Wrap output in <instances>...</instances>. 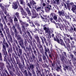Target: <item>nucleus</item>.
<instances>
[{"label":"nucleus","mask_w":76,"mask_h":76,"mask_svg":"<svg viewBox=\"0 0 76 76\" xmlns=\"http://www.w3.org/2000/svg\"><path fill=\"white\" fill-rule=\"evenodd\" d=\"M28 76H32V74L29 71H28Z\"/></svg>","instance_id":"63"},{"label":"nucleus","mask_w":76,"mask_h":76,"mask_svg":"<svg viewBox=\"0 0 76 76\" xmlns=\"http://www.w3.org/2000/svg\"><path fill=\"white\" fill-rule=\"evenodd\" d=\"M35 39H36L37 40V42H40V40H39V37L38 35L36 36V37H35Z\"/></svg>","instance_id":"35"},{"label":"nucleus","mask_w":76,"mask_h":76,"mask_svg":"<svg viewBox=\"0 0 76 76\" xmlns=\"http://www.w3.org/2000/svg\"><path fill=\"white\" fill-rule=\"evenodd\" d=\"M10 41L12 43H13V39H12V37L10 39Z\"/></svg>","instance_id":"64"},{"label":"nucleus","mask_w":76,"mask_h":76,"mask_svg":"<svg viewBox=\"0 0 76 76\" xmlns=\"http://www.w3.org/2000/svg\"><path fill=\"white\" fill-rule=\"evenodd\" d=\"M27 6H28L29 7L30 9H32V7H31V5L29 3H28Z\"/></svg>","instance_id":"61"},{"label":"nucleus","mask_w":76,"mask_h":76,"mask_svg":"<svg viewBox=\"0 0 76 76\" xmlns=\"http://www.w3.org/2000/svg\"><path fill=\"white\" fill-rule=\"evenodd\" d=\"M1 29L2 31H3L4 34H6V32H5V31H4V29L3 27L1 28Z\"/></svg>","instance_id":"53"},{"label":"nucleus","mask_w":76,"mask_h":76,"mask_svg":"<svg viewBox=\"0 0 76 76\" xmlns=\"http://www.w3.org/2000/svg\"><path fill=\"white\" fill-rule=\"evenodd\" d=\"M45 9L47 13H49L50 10H52V7L51 5H47L46 7H45Z\"/></svg>","instance_id":"5"},{"label":"nucleus","mask_w":76,"mask_h":76,"mask_svg":"<svg viewBox=\"0 0 76 76\" xmlns=\"http://www.w3.org/2000/svg\"><path fill=\"white\" fill-rule=\"evenodd\" d=\"M4 63L0 62V68L1 69H3V68L4 67Z\"/></svg>","instance_id":"19"},{"label":"nucleus","mask_w":76,"mask_h":76,"mask_svg":"<svg viewBox=\"0 0 76 76\" xmlns=\"http://www.w3.org/2000/svg\"><path fill=\"white\" fill-rule=\"evenodd\" d=\"M0 34H1V37H2V38H4V35H3V33L2 32V31H1V32L0 31Z\"/></svg>","instance_id":"51"},{"label":"nucleus","mask_w":76,"mask_h":76,"mask_svg":"<svg viewBox=\"0 0 76 76\" xmlns=\"http://www.w3.org/2000/svg\"><path fill=\"white\" fill-rule=\"evenodd\" d=\"M34 23L36 25H37V28L39 29V27H40V25L38 23H37V21H36L34 22Z\"/></svg>","instance_id":"29"},{"label":"nucleus","mask_w":76,"mask_h":76,"mask_svg":"<svg viewBox=\"0 0 76 76\" xmlns=\"http://www.w3.org/2000/svg\"><path fill=\"white\" fill-rule=\"evenodd\" d=\"M8 48V49H7V50H8V53H9L10 52V53H12V52L13 51V50H12V49H11V50L10 48Z\"/></svg>","instance_id":"46"},{"label":"nucleus","mask_w":76,"mask_h":76,"mask_svg":"<svg viewBox=\"0 0 76 76\" xmlns=\"http://www.w3.org/2000/svg\"><path fill=\"white\" fill-rule=\"evenodd\" d=\"M33 9H31V11L32 13H36V11L34 9V7H32Z\"/></svg>","instance_id":"31"},{"label":"nucleus","mask_w":76,"mask_h":76,"mask_svg":"<svg viewBox=\"0 0 76 76\" xmlns=\"http://www.w3.org/2000/svg\"><path fill=\"white\" fill-rule=\"evenodd\" d=\"M20 1V4H22V5L23 6H25V2L23 1V0Z\"/></svg>","instance_id":"27"},{"label":"nucleus","mask_w":76,"mask_h":76,"mask_svg":"<svg viewBox=\"0 0 76 76\" xmlns=\"http://www.w3.org/2000/svg\"><path fill=\"white\" fill-rule=\"evenodd\" d=\"M58 13L59 15L60 16H65V15H67V14L65 13V14H64V12H63L61 11H58Z\"/></svg>","instance_id":"12"},{"label":"nucleus","mask_w":76,"mask_h":76,"mask_svg":"<svg viewBox=\"0 0 76 76\" xmlns=\"http://www.w3.org/2000/svg\"><path fill=\"white\" fill-rule=\"evenodd\" d=\"M18 4H19V2L18 1L14 2L13 4L12 5V9H14V10L17 9L18 7Z\"/></svg>","instance_id":"8"},{"label":"nucleus","mask_w":76,"mask_h":76,"mask_svg":"<svg viewBox=\"0 0 76 76\" xmlns=\"http://www.w3.org/2000/svg\"><path fill=\"white\" fill-rule=\"evenodd\" d=\"M73 29H74V31H75V32H76V26H73Z\"/></svg>","instance_id":"57"},{"label":"nucleus","mask_w":76,"mask_h":76,"mask_svg":"<svg viewBox=\"0 0 76 76\" xmlns=\"http://www.w3.org/2000/svg\"><path fill=\"white\" fill-rule=\"evenodd\" d=\"M56 1V4L58 5L60 4V0H55Z\"/></svg>","instance_id":"49"},{"label":"nucleus","mask_w":76,"mask_h":76,"mask_svg":"<svg viewBox=\"0 0 76 76\" xmlns=\"http://www.w3.org/2000/svg\"><path fill=\"white\" fill-rule=\"evenodd\" d=\"M58 25L59 26V28H60V29H61V30H62V28H63V25L61 24H60L59 25H58Z\"/></svg>","instance_id":"39"},{"label":"nucleus","mask_w":76,"mask_h":76,"mask_svg":"<svg viewBox=\"0 0 76 76\" xmlns=\"http://www.w3.org/2000/svg\"><path fill=\"white\" fill-rule=\"evenodd\" d=\"M42 19H44L45 20V22L47 23L48 24H50V23H49V20H48V19H50V16L49 15H45L44 18L42 17Z\"/></svg>","instance_id":"7"},{"label":"nucleus","mask_w":76,"mask_h":76,"mask_svg":"<svg viewBox=\"0 0 76 76\" xmlns=\"http://www.w3.org/2000/svg\"><path fill=\"white\" fill-rule=\"evenodd\" d=\"M15 37H17L18 40H20V43L22 44H23V40L20 37V36L19 35H17V36H15Z\"/></svg>","instance_id":"9"},{"label":"nucleus","mask_w":76,"mask_h":76,"mask_svg":"<svg viewBox=\"0 0 76 76\" xmlns=\"http://www.w3.org/2000/svg\"><path fill=\"white\" fill-rule=\"evenodd\" d=\"M6 67L7 68H8V67L10 66V64H9V63L8 62V61L6 62Z\"/></svg>","instance_id":"33"},{"label":"nucleus","mask_w":76,"mask_h":76,"mask_svg":"<svg viewBox=\"0 0 76 76\" xmlns=\"http://www.w3.org/2000/svg\"><path fill=\"white\" fill-rule=\"evenodd\" d=\"M20 22L21 24V22L24 23V27H28V26H29V24H28L26 23V22H23L22 20H20Z\"/></svg>","instance_id":"17"},{"label":"nucleus","mask_w":76,"mask_h":76,"mask_svg":"<svg viewBox=\"0 0 76 76\" xmlns=\"http://www.w3.org/2000/svg\"><path fill=\"white\" fill-rule=\"evenodd\" d=\"M3 45V49H2V53L4 54L3 56L4 57V61L5 62L7 61V60L6 59V55L7 56V52L6 51V46L2 44Z\"/></svg>","instance_id":"3"},{"label":"nucleus","mask_w":76,"mask_h":76,"mask_svg":"<svg viewBox=\"0 0 76 76\" xmlns=\"http://www.w3.org/2000/svg\"><path fill=\"white\" fill-rule=\"evenodd\" d=\"M40 52L42 54H43V53L44 52V49H43V48H42V47H40Z\"/></svg>","instance_id":"30"},{"label":"nucleus","mask_w":76,"mask_h":76,"mask_svg":"<svg viewBox=\"0 0 76 76\" xmlns=\"http://www.w3.org/2000/svg\"><path fill=\"white\" fill-rule=\"evenodd\" d=\"M52 34L51 35V37L53 38V39L54 41H57V39H57L56 40V39L54 37V34Z\"/></svg>","instance_id":"32"},{"label":"nucleus","mask_w":76,"mask_h":76,"mask_svg":"<svg viewBox=\"0 0 76 76\" xmlns=\"http://www.w3.org/2000/svg\"><path fill=\"white\" fill-rule=\"evenodd\" d=\"M32 18H36L38 16V13L37 12L33 13L32 14Z\"/></svg>","instance_id":"15"},{"label":"nucleus","mask_w":76,"mask_h":76,"mask_svg":"<svg viewBox=\"0 0 76 76\" xmlns=\"http://www.w3.org/2000/svg\"><path fill=\"white\" fill-rule=\"evenodd\" d=\"M7 37H8V39H10V38H12V36H11V35H10V34H7Z\"/></svg>","instance_id":"44"},{"label":"nucleus","mask_w":76,"mask_h":76,"mask_svg":"<svg viewBox=\"0 0 76 76\" xmlns=\"http://www.w3.org/2000/svg\"><path fill=\"white\" fill-rule=\"evenodd\" d=\"M31 56L32 57L33 60H35V59H36V57L34 55V54H32V55H31Z\"/></svg>","instance_id":"45"},{"label":"nucleus","mask_w":76,"mask_h":76,"mask_svg":"<svg viewBox=\"0 0 76 76\" xmlns=\"http://www.w3.org/2000/svg\"><path fill=\"white\" fill-rule=\"evenodd\" d=\"M37 47L39 48V46H40V47H42V45H41V43L40 42H37Z\"/></svg>","instance_id":"34"},{"label":"nucleus","mask_w":76,"mask_h":76,"mask_svg":"<svg viewBox=\"0 0 76 76\" xmlns=\"http://www.w3.org/2000/svg\"><path fill=\"white\" fill-rule=\"evenodd\" d=\"M62 19L63 20H62L61 19V18H60L59 17L58 19V20H60V21H61V22H62L63 23H65V22H66V20H64L63 19V18H62Z\"/></svg>","instance_id":"24"},{"label":"nucleus","mask_w":76,"mask_h":76,"mask_svg":"<svg viewBox=\"0 0 76 76\" xmlns=\"http://www.w3.org/2000/svg\"><path fill=\"white\" fill-rule=\"evenodd\" d=\"M43 26L44 27L43 29L44 30H45V33L46 35H47L48 34H49L48 35V37L49 38H51V34H53V30L51 29H49L48 28H47L46 27H45V25H43Z\"/></svg>","instance_id":"2"},{"label":"nucleus","mask_w":76,"mask_h":76,"mask_svg":"<svg viewBox=\"0 0 76 76\" xmlns=\"http://www.w3.org/2000/svg\"><path fill=\"white\" fill-rule=\"evenodd\" d=\"M5 45L7 47V48H9V45L7 42H6L5 43Z\"/></svg>","instance_id":"59"},{"label":"nucleus","mask_w":76,"mask_h":76,"mask_svg":"<svg viewBox=\"0 0 76 76\" xmlns=\"http://www.w3.org/2000/svg\"><path fill=\"white\" fill-rule=\"evenodd\" d=\"M31 40V41H32L33 43H35V39H33L32 38V37H31V38H30Z\"/></svg>","instance_id":"43"},{"label":"nucleus","mask_w":76,"mask_h":76,"mask_svg":"<svg viewBox=\"0 0 76 76\" xmlns=\"http://www.w3.org/2000/svg\"><path fill=\"white\" fill-rule=\"evenodd\" d=\"M53 9H54V8H56L57 7V6L56 5V4H53Z\"/></svg>","instance_id":"55"},{"label":"nucleus","mask_w":76,"mask_h":76,"mask_svg":"<svg viewBox=\"0 0 76 76\" xmlns=\"http://www.w3.org/2000/svg\"><path fill=\"white\" fill-rule=\"evenodd\" d=\"M37 74V76L39 75H39H40L41 74V71L39 70H38V71H36Z\"/></svg>","instance_id":"41"},{"label":"nucleus","mask_w":76,"mask_h":76,"mask_svg":"<svg viewBox=\"0 0 76 76\" xmlns=\"http://www.w3.org/2000/svg\"><path fill=\"white\" fill-rule=\"evenodd\" d=\"M50 17H51V18L50 19V22H52V23H53L54 24L56 23V22H55L54 20H53V19H54V20H57V17L56 15L54 14H51L50 15ZM52 18H53V19Z\"/></svg>","instance_id":"4"},{"label":"nucleus","mask_w":76,"mask_h":76,"mask_svg":"<svg viewBox=\"0 0 76 76\" xmlns=\"http://www.w3.org/2000/svg\"><path fill=\"white\" fill-rule=\"evenodd\" d=\"M36 31H38V33H39V34H40L41 35H42V32H43V31H42V30H39V29H37V28H35Z\"/></svg>","instance_id":"18"},{"label":"nucleus","mask_w":76,"mask_h":76,"mask_svg":"<svg viewBox=\"0 0 76 76\" xmlns=\"http://www.w3.org/2000/svg\"><path fill=\"white\" fill-rule=\"evenodd\" d=\"M30 25H31V26H33V27H34V28H35V26L34 24V23H30Z\"/></svg>","instance_id":"56"},{"label":"nucleus","mask_w":76,"mask_h":76,"mask_svg":"<svg viewBox=\"0 0 76 76\" xmlns=\"http://www.w3.org/2000/svg\"><path fill=\"white\" fill-rule=\"evenodd\" d=\"M34 55L35 56H37V51L36 50H34Z\"/></svg>","instance_id":"60"},{"label":"nucleus","mask_w":76,"mask_h":76,"mask_svg":"<svg viewBox=\"0 0 76 76\" xmlns=\"http://www.w3.org/2000/svg\"><path fill=\"white\" fill-rule=\"evenodd\" d=\"M42 59L43 60H44V61H45L46 63H48V60H47V58H46V56H45L44 54H42Z\"/></svg>","instance_id":"16"},{"label":"nucleus","mask_w":76,"mask_h":76,"mask_svg":"<svg viewBox=\"0 0 76 76\" xmlns=\"http://www.w3.org/2000/svg\"><path fill=\"white\" fill-rule=\"evenodd\" d=\"M10 32L11 34L12 35V37H14V33H13V31H12V30H11Z\"/></svg>","instance_id":"50"},{"label":"nucleus","mask_w":76,"mask_h":76,"mask_svg":"<svg viewBox=\"0 0 76 76\" xmlns=\"http://www.w3.org/2000/svg\"><path fill=\"white\" fill-rule=\"evenodd\" d=\"M15 18H14V22H16V23H18V19H17V18H16V17L15 16Z\"/></svg>","instance_id":"48"},{"label":"nucleus","mask_w":76,"mask_h":76,"mask_svg":"<svg viewBox=\"0 0 76 76\" xmlns=\"http://www.w3.org/2000/svg\"><path fill=\"white\" fill-rule=\"evenodd\" d=\"M6 31L7 34H10V31L9 30V29L8 28H6Z\"/></svg>","instance_id":"37"},{"label":"nucleus","mask_w":76,"mask_h":76,"mask_svg":"<svg viewBox=\"0 0 76 76\" xmlns=\"http://www.w3.org/2000/svg\"><path fill=\"white\" fill-rule=\"evenodd\" d=\"M39 38H41V40H42V45H44V40H43V39L42 38V37L41 36H40Z\"/></svg>","instance_id":"36"},{"label":"nucleus","mask_w":76,"mask_h":76,"mask_svg":"<svg viewBox=\"0 0 76 76\" xmlns=\"http://www.w3.org/2000/svg\"><path fill=\"white\" fill-rule=\"evenodd\" d=\"M65 67L67 70H70L72 69V67H70L69 66H65Z\"/></svg>","instance_id":"28"},{"label":"nucleus","mask_w":76,"mask_h":76,"mask_svg":"<svg viewBox=\"0 0 76 76\" xmlns=\"http://www.w3.org/2000/svg\"><path fill=\"white\" fill-rule=\"evenodd\" d=\"M69 4L72 6H73V7L71 9V10L73 13H75L76 14V5L75 6L74 5V3H73V2H71L69 3Z\"/></svg>","instance_id":"6"},{"label":"nucleus","mask_w":76,"mask_h":76,"mask_svg":"<svg viewBox=\"0 0 76 76\" xmlns=\"http://www.w3.org/2000/svg\"><path fill=\"white\" fill-rule=\"evenodd\" d=\"M65 18H66L67 19H69V20L70 21H71V17H70L69 16V15H67V16H66V15H65Z\"/></svg>","instance_id":"21"},{"label":"nucleus","mask_w":76,"mask_h":76,"mask_svg":"<svg viewBox=\"0 0 76 76\" xmlns=\"http://www.w3.org/2000/svg\"><path fill=\"white\" fill-rule=\"evenodd\" d=\"M29 67L30 69H31V70H32L34 68V65L32 64H29Z\"/></svg>","instance_id":"25"},{"label":"nucleus","mask_w":76,"mask_h":76,"mask_svg":"<svg viewBox=\"0 0 76 76\" xmlns=\"http://www.w3.org/2000/svg\"><path fill=\"white\" fill-rule=\"evenodd\" d=\"M43 46L44 48L45 51L48 52V55L49 54H51V52H50V49H49V48H47V47H46V46L45 45H43Z\"/></svg>","instance_id":"10"},{"label":"nucleus","mask_w":76,"mask_h":76,"mask_svg":"<svg viewBox=\"0 0 76 76\" xmlns=\"http://www.w3.org/2000/svg\"><path fill=\"white\" fill-rule=\"evenodd\" d=\"M7 60L8 61H9L10 63H13V60L12 59V58H8Z\"/></svg>","instance_id":"23"},{"label":"nucleus","mask_w":76,"mask_h":76,"mask_svg":"<svg viewBox=\"0 0 76 76\" xmlns=\"http://www.w3.org/2000/svg\"><path fill=\"white\" fill-rule=\"evenodd\" d=\"M24 74L25 76L28 75V73H27V71H26V70L24 71Z\"/></svg>","instance_id":"54"},{"label":"nucleus","mask_w":76,"mask_h":76,"mask_svg":"<svg viewBox=\"0 0 76 76\" xmlns=\"http://www.w3.org/2000/svg\"><path fill=\"white\" fill-rule=\"evenodd\" d=\"M63 53H64V55L66 57H67V53H66V52H63Z\"/></svg>","instance_id":"62"},{"label":"nucleus","mask_w":76,"mask_h":76,"mask_svg":"<svg viewBox=\"0 0 76 76\" xmlns=\"http://www.w3.org/2000/svg\"><path fill=\"white\" fill-rule=\"evenodd\" d=\"M30 3L31 6H32L33 5V6H35V4H37L36 2H35V1L33 0H32V1L30 2Z\"/></svg>","instance_id":"20"},{"label":"nucleus","mask_w":76,"mask_h":76,"mask_svg":"<svg viewBox=\"0 0 76 76\" xmlns=\"http://www.w3.org/2000/svg\"><path fill=\"white\" fill-rule=\"evenodd\" d=\"M18 52H19L21 56H22V49L19 48L18 49Z\"/></svg>","instance_id":"40"},{"label":"nucleus","mask_w":76,"mask_h":76,"mask_svg":"<svg viewBox=\"0 0 76 76\" xmlns=\"http://www.w3.org/2000/svg\"><path fill=\"white\" fill-rule=\"evenodd\" d=\"M41 7H39L36 9L37 12L38 13H39L40 15H41V13H42V12H41Z\"/></svg>","instance_id":"14"},{"label":"nucleus","mask_w":76,"mask_h":76,"mask_svg":"<svg viewBox=\"0 0 76 76\" xmlns=\"http://www.w3.org/2000/svg\"><path fill=\"white\" fill-rule=\"evenodd\" d=\"M25 23L21 22V25L22 28V31L23 32H24V34H26V29L25 27Z\"/></svg>","instance_id":"11"},{"label":"nucleus","mask_w":76,"mask_h":76,"mask_svg":"<svg viewBox=\"0 0 76 76\" xmlns=\"http://www.w3.org/2000/svg\"><path fill=\"white\" fill-rule=\"evenodd\" d=\"M19 32H20V34H21L23 37H24V33H23V34H22V31L21 30L19 31Z\"/></svg>","instance_id":"52"},{"label":"nucleus","mask_w":76,"mask_h":76,"mask_svg":"<svg viewBox=\"0 0 76 76\" xmlns=\"http://www.w3.org/2000/svg\"><path fill=\"white\" fill-rule=\"evenodd\" d=\"M15 26L16 27H17V28L18 27H19V24L18 22V23L15 22Z\"/></svg>","instance_id":"47"},{"label":"nucleus","mask_w":76,"mask_h":76,"mask_svg":"<svg viewBox=\"0 0 76 76\" xmlns=\"http://www.w3.org/2000/svg\"><path fill=\"white\" fill-rule=\"evenodd\" d=\"M5 72H6V73H7L8 76H10V75H9V73L8 72H7V70H5Z\"/></svg>","instance_id":"58"},{"label":"nucleus","mask_w":76,"mask_h":76,"mask_svg":"<svg viewBox=\"0 0 76 76\" xmlns=\"http://www.w3.org/2000/svg\"><path fill=\"white\" fill-rule=\"evenodd\" d=\"M15 15H16V17L18 19H19V21L20 22V20H22V19H20V16L19 15V12H16L15 14Z\"/></svg>","instance_id":"13"},{"label":"nucleus","mask_w":76,"mask_h":76,"mask_svg":"<svg viewBox=\"0 0 76 76\" xmlns=\"http://www.w3.org/2000/svg\"><path fill=\"white\" fill-rule=\"evenodd\" d=\"M64 39L65 43H66V45H65V44L64 43V42H63V40L61 39H60V40H59V39H57V42L58 43V44H61V45H63V46H64V47H65V48H67L68 51H70V46L69 44V43H70V39L65 38Z\"/></svg>","instance_id":"1"},{"label":"nucleus","mask_w":76,"mask_h":76,"mask_svg":"<svg viewBox=\"0 0 76 76\" xmlns=\"http://www.w3.org/2000/svg\"><path fill=\"white\" fill-rule=\"evenodd\" d=\"M26 33L28 35V37H29L30 38H32V36H31V35L30 33H29L28 31H26Z\"/></svg>","instance_id":"26"},{"label":"nucleus","mask_w":76,"mask_h":76,"mask_svg":"<svg viewBox=\"0 0 76 76\" xmlns=\"http://www.w3.org/2000/svg\"><path fill=\"white\" fill-rule=\"evenodd\" d=\"M13 31H14L15 36H17V35H18V33H19L18 31H17V30H16V29H13Z\"/></svg>","instance_id":"22"},{"label":"nucleus","mask_w":76,"mask_h":76,"mask_svg":"<svg viewBox=\"0 0 76 76\" xmlns=\"http://www.w3.org/2000/svg\"><path fill=\"white\" fill-rule=\"evenodd\" d=\"M20 12H21V14L22 15H23V12H24V11L23 10V8H22L20 9Z\"/></svg>","instance_id":"42"},{"label":"nucleus","mask_w":76,"mask_h":76,"mask_svg":"<svg viewBox=\"0 0 76 76\" xmlns=\"http://www.w3.org/2000/svg\"><path fill=\"white\" fill-rule=\"evenodd\" d=\"M0 6L2 10H4V6H3V5H2V4H1V3L0 4Z\"/></svg>","instance_id":"38"}]
</instances>
